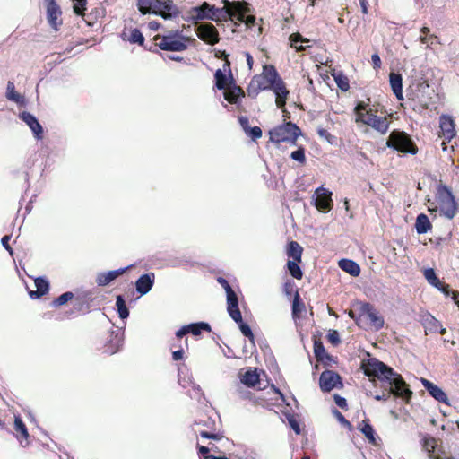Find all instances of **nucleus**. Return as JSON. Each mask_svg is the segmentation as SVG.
<instances>
[{"label": "nucleus", "instance_id": "nucleus-1", "mask_svg": "<svg viewBox=\"0 0 459 459\" xmlns=\"http://www.w3.org/2000/svg\"><path fill=\"white\" fill-rule=\"evenodd\" d=\"M364 373L368 377H374L383 382H387L389 389L382 394H377L374 398L377 401H386L391 394L408 399L411 395V392L406 386L403 377L394 369L384 362L371 358L362 365Z\"/></svg>", "mask_w": 459, "mask_h": 459}, {"label": "nucleus", "instance_id": "nucleus-2", "mask_svg": "<svg viewBox=\"0 0 459 459\" xmlns=\"http://www.w3.org/2000/svg\"><path fill=\"white\" fill-rule=\"evenodd\" d=\"M224 6L217 8L207 2H204L200 6L192 8L190 13L194 20H212L217 23L232 20V2L222 0Z\"/></svg>", "mask_w": 459, "mask_h": 459}, {"label": "nucleus", "instance_id": "nucleus-3", "mask_svg": "<svg viewBox=\"0 0 459 459\" xmlns=\"http://www.w3.org/2000/svg\"><path fill=\"white\" fill-rule=\"evenodd\" d=\"M356 122H361L381 134H385L389 129V122L385 117L377 116L372 112V109H368V105L364 102H359L355 107Z\"/></svg>", "mask_w": 459, "mask_h": 459}, {"label": "nucleus", "instance_id": "nucleus-4", "mask_svg": "<svg viewBox=\"0 0 459 459\" xmlns=\"http://www.w3.org/2000/svg\"><path fill=\"white\" fill-rule=\"evenodd\" d=\"M154 40L156 46L162 50L180 52L187 48L190 39L179 30H169L164 35L155 36Z\"/></svg>", "mask_w": 459, "mask_h": 459}, {"label": "nucleus", "instance_id": "nucleus-5", "mask_svg": "<svg viewBox=\"0 0 459 459\" xmlns=\"http://www.w3.org/2000/svg\"><path fill=\"white\" fill-rule=\"evenodd\" d=\"M434 91L428 82L422 78L414 79L407 89L410 99L418 101L423 108H429Z\"/></svg>", "mask_w": 459, "mask_h": 459}, {"label": "nucleus", "instance_id": "nucleus-6", "mask_svg": "<svg viewBox=\"0 0 459 459\" xmlns=\"http://www.w3.org/2000/svg\"><path fill=\"white\" fill-rule=\"evenodd\" d=\"M437 206L429 208L430 212L440 211V213L447 219H453L456 212V203L451 191L446 186H438L437 190Z\"/></svg>", "mask_w": 459, "mask_h": 459}, {"label": "nucleus", "instance_id": "nucleus-7", "mask_svg": "<svg viewBox=\"0 0 459 459\" xmlns=\"http://www.w3.org/2000/svg\"><path fill=\"white\" fill-rule=\"evenodd\" d=\"M270 140L280 143L283 142L295 143L300 134V129L293 123H286L270 130Z\"/></svg>", "mask_w": 459, "mask_h": 459}, {"label": "nucleus", "instance_id": "nucleus-8", "mask_svg": "<svg viewBox=\"0 0 459 459\" xmlns=\"http://www.w3.org/2000/svg\"><path fill=\"white\" fill-rule=\"evenodd\" d=\"M388 147L404 153L416 154L417 147L404 132L393 131L386 143Z\"/></svg>", "mask_w": 459, "mask_h": 459}, {"label": "nucleus", "instance_id": "nucleus-9", "mask_svg": "<svg viewBox=\"0 0 459 459\" xmlns=\"http://www.w3.org/2000/svg\"><path fill=\"white\" fill-rule=\"evenodd\" d=\"M218 282L221 285V287L225 290L227 294V309L230 317L235 322L241 321V313L238 308V300L236 293L224 278H218Z\"/></svg>", "mask_w": 459, "mask_h": 459}, {"label": "nucleus", "instance_id": "nucleus-10", "mask_svg": "<svg viewBox=\"0 0 459 459\" xmlns=\"http://www.w3.org/2000/svg\"><path fill=\"white\" fill-rule=\"evenodd\" d=\"M281 79L274 66L264 65L261 75L255 76L252 81V84L256 83L259 90H268L270 85Z\"/></svg>", "mask_w": 459, "mask_h": 459}, {"label": "nucleus", "instance_id": "nucleus-11", "mask_svg": "<svg viewBox=\"0 0 459 459\" xmlns=\"http://www.w3.org/2000/svg\"><path fill=\"white\" fill-rule=\"evenodd\" d=\"M455 121L451 116L442 115L439 117V136L444 139L442 142L443 151H447L446 143H449L455 136Z\"/></svg>", "mask_w": 459, "mask_h": 459}, {"label": "nucleus", "instance_id": "nucleus-12", "mask_svg": "<svg viewBox=\"0 0 459 459\" xmlns=\"http://www.w3.org/2000/svg\"><path fill=\"white\" fill-rule=\"evenodd\" d=\"M232 6V20L237 19L238 21L244 22L247 27L255 25V17L254 15H247L246 13L249 12L248 4L246 2L235 1L231 4Z\"/></svg>", "mask_w": 459, "mask_h": 459}, {"label": "nucleus", "instance_id": "nucleus-13", "mask_svg": "<svg viewBox=\"0 0 459 459\" xmlns=\"http://www.w3.org/2000/svg\"><path fill=\"white\" fill-rule=\"evenodd\" d=\"M177 13V8L172 1L153 0L149 13L160 15L164 19H170Z\"/></svg>", "mask_w": 459, "mask_h": 459}, {"label": "nucleus", "instance_id": "nucleus-14", "mask_svg": "<svg viewBox=\"0 0 459 459\" xmlns=\"http://www.w3.org/2000/svg\"><path fill=\"white\" fill-rule=\"evenodd\" d=\"M314 203L319 211L329 212L333 206L332 192L323 186L316 188L314 194Z\"/></svg>", "mask_w": 459, "mask_h": 459}, {"label": "nucleus", "instance_id": "nucleus-15", "mask_svg": "<svg viewBox=\"0 0 459 459\" xmlns=\"http://www.w3.org/2000/svg\"><path fill=\"white\" fill-rule=\"evenodd\" d=\"M198 38L210 45H215L219 42V33L216 28L211 23H204L197 27Z\"/></svg>", "mask_w": 459, "mask_h": 459}, {"label": "nucleus", "instance_id": "nucleus-16", "mask_svg": "<svg viewBox=\"0 0 459 459\" xmlns=\"http://www.w3.org/2000/svg\"><path fill=\"white\" fill-rule=\"evenodd\" d=\"M320 388L324 392H330L335 387L342 385L340 376L330 370L324 371L319 378Z\"/></svg>", "mask_w": 459, "mask_h": 459}, {"label": "nucleus", "instance_id": "nucleus-17", "mask_svg": "<svg viewBox=\"0 0 459 459\" xmlns=\"http://www.w3.org/2000/svg\"><path fill=\"white\" fill-rule=\"evenodd\" d=\"M360 319L365 320L375 330H379L384 325V318L369 305L364 307Z\"/></svg>", "mask_w": 459, "mask_h": 459}, {"label": "nucleus", "instance_id": "nucleus-18", "mask_svg": "<svg viewBox=\"0 0 459 459\" xmlns=\"http://www.w3.org/2000/svg\"><path fill=\"white\" fill-rule=\"evenodd\" d=\"M61 10L55 0H48L47 5V18L49 25L55 30H58L59 26L62 23L60 19Z\"/></svg>", "mask_w": 459, "mask_h": 459}, {"label": "nucleus", "instance_id": "nucleus-19", "mask_svg": "<svg viewBox=\"0 0 459 459\" xmlns=\"http://www.w3.org/2000/svg\"><path fill=\"white\" fill-rule=\"evenodd\" d=\"M133 265H128L126 267L119 268L117 270L99 273L96 276V283L98 284V286H107L111 281L116 280L117 277L124 274Z\"/></svg>", "mask_w": 459, "mask_h": 459}, {"label": "nucleus", "instance_id": "nucleus-20", "mask_svg": "<svg viewBox=\"0 0 459 459\" xmlns=\"http://www.w3.org/2000/svg\"><path fill=\"white\" fill-rule=\"evenodd\" d=\"M268 90H272L275 94L276 106L280 108H283L286 104V100L289 95V91L287 90L284 82L282 79L277 81L275 83L270 85Z\"/></svg>", "mask_w": 459, "mask_h": 459}, {"label": "nucleus", "instance_id": "nucleus-21", "mask_svg": "<svg viewBox=\"0 0 459 459\" xmlns=\"http://www.w3.org/2000/svg\"><path fill=\"white\" fill-rule=\"evenodd\" d=\"M20 117L30 128L35 138L38 140L42 138L43 129L35 116L23 111L20 114Z\"/></svg>", "mask_w": 459, "mask_h": 459}, {"label": "nucleus", "instance_id": "nucleus-22", "mask_svg": "<svg viewBox=\"0 0 459 459\" xmlns=\"http://www.w3.org/2000/svg\"><path fill=\"white\" fill-rule=\"evenodd\" d=\"M155 275L153 273H149L141 275L135 281L136 291L141 295L147 294L154 284Z\"/></svg>", "mask_w": 459, "mask_h": 459}, {"label": "nucleus", "instance_id": "nucleus-23", "mask_svg": "<svg viewBox=\"0 0 459 459\" xmlns=\"http://www.w3.org/2000/svg\"><path fill=\"white\" fill-rule=\"evenodd\" d=\"M424 277L427 281L439 291L444 293L446 296H449L450 289L447 284H445L440 281V280L436 275L435 271L432 268H428L424 270Z\"/></svg>", "mask_w": 459, "mask_h": 459}, {"label": "nucleus", "instance_id": "nucleus-24", "mask_svg": "<svg viewBox=\"0 0 459 459\" xmlns=\"http://www.w3.org/2000/svg\"><path fill=\"white\" fill-rule=\"evenodd\" d=\"M421 383L433 398L440 403H448L447 395L439 386L425 378H421Z\"/></svg>", "mask_w": 459, "mask_h": 459}, {"label": "nucleus", "instance_id": "nucleus-25", "mask_svg": "<svg viewBox=\"0 0 459 459\" xmlns=\"http://www.w3.org/2000/svg\"><path fill=\"white\" fill-rule=\"evenodd\" d=\"M391 89L398 100H403L402 75L396 73L389 74Z\"/></svg>", "mask_w": 459, "mask_h": 459}, {"label": "nucleus", "instance_id": "nucleus-26", "mask_svg": "<svg viewBox=\"0 0 459 459\" xmlns=\"http://www.w3.org/2000/svg\"><path fill=\"white\" fill-rule=\"evenodd\" d=\"M14 429L16 432L20 433V436L17 434L16 437L20 440V443L22 446H26L29 445V433L25 424L22 422L20 416L14 417Z\"/></svg>", "mask_w": 459, "mask_h": 459}, {"label": "nucleus", "instance_id": "nucleus-27", "mask_svg": "<svg viewBox=\"0 0 459 459\" xmlns=\"http://www.w3.org/2000/svg\"><path fill=\"white\" fill-rule=\"evenodd\" d=\"M36 290H30L29 295L31 299H39L41 296L48 293L49 290L48 281L42 277L36 278L34 281Z\"/></svg>", "mask_w": 459, "mask_h": 459}, {"label": "nucleus", "instance_id": "nucleus-28", "mask_svg": "<svg viewBox=\"0 0 459 459\" xmlns=\"http://www.w3.org/2000/svg\"><path fill=\"white\" fill-rule=\"evenodd\" d=\"M224 90V98L230 103H238L244 97V91L239 86L230 85Z\"/></svg>", "mask_w": 459, "mask_h": 459}, {"label": "nucleus", "instance_id": "nucleus-29", "mask_svg": "<svg viewBox=\"0 0 459 459\" xmlns=\"http://www.w3.org/2000/svg\"><path fill=\"white\" fill-rule=\"evenodd\" d=\"M121 38L125 41H129L132 44L143 45L144 42V37L138 29H134L127 31L126 29L121 33Z\"/></svg>", "mask_w": 459, "mask_h": 459}, {"label": "nucleus", "instance_id": "nucleus-30", "mask_svg": "<svg viewBox=\"0 0 459 459\" xmlns=\"http://www.w3.org/2000/svg\"><path fill=\"white\" fill-rule=\"evenodd\" d=\"M338 265L342 271L346 272L351 276L357 277L360 273L359 265L352 260L341 259L338 263Z\"/></svg>", "mask_w": 459, "mask_h": 459}, {"label": "nucleus", "instance_id": "nucleus-31", "mask_svg": "<svg viewBox=\"0 0 459 459\" xmlns=\"http://www.w3.org/2000/svg\"><path fill=\"white\" fill-rule=\"evenodd\" d=\"M415 229L418 234H425L431 229V223L426 214L420 213L417 216Z\"/></svg>", "mask_w": 459, "mask_h": 459}, {"label": "nucleus", "instance_id": "nucleus-32", "mask_svg": "<svg viewBox=\"0 0 459 459\" xmlns=\"http://www.w3.org/2000/svg\"><path fill=\"white\" fill-rule=\"evenodd\" d=\"M240 381L247 386H255L259 382V375L255 369H248L240 375Z\"/></svg>", "mask_w": 459, "mask_h": 459}, {"label": "nucleus", "instance_id": "nucleus-33", "mask_svg": "<svg viewBox=\"0 0 459 459\" xmlns=\"http://www.w3.org/2000/svg\"><path fill=\"white\" fill-rule=\"evenodd\" d=\"M226 67H229L228 64H225L223 65V71L221 69H218L214 74V78L216 81L215 85L219 90H224L228 87V77L225 74Z\"/></svg>", "mask_w": 459, "mask_h": 459}, {"label": "nucleus", "instance_id": "nucleus-34", "mask_svg": "<svg viewBox=\"0 0 459 459\" xmlns=\"http://www.w3.org/2000/svg\"><path fill=\"white\" fill-rule=\"evenodd\" d=\"M202 331H206L208 333L211 332L210 325L204 322H198L187 325L188 333H191L194 336L200 335Z\"/></svg>", "mask_w": 459, "mask_h": 459}, {"label": "nucleus", "instance_id": "nucleus-35", "mask_svg": "<svg viewBox=\"0 0 459 459\" xmlns=\"http://www.w3.org/2000/svg\"><path fill=\"white\" fill-rule=\"evenodd\" d=\"M302 252H303V248L298 242L291 241L289 244L287 255L289 257L293 258L292 261H301Z\"/></svg>", "mask_w": 459, "mask_h": 459}, {"label": "nucleus", "instance_id": "nucleus-36", "mask_svg": "<svg viewBox=\"0 0 459 459\" xmlns=\"http://www.w3.org/2000/svg\"><path fill=\"white\" fill-rule=\"evenodd\" d=\"M6 98L16 103H22L23 101V97L15 91L14 83L12 82H7Z\"/></svg>", "mask_w": 459, "mask_h": 459}, {"label": "nucleus", "instance_id": "nucleus-37", "mask_svg": "<svg viewBox=\"0 0 459 459\" xmlns=\"http://www.w3.org/2000/svg\"><path fill=\"white\" fill-rule=\"evenodd\" d=\"M360 431L368 438L369 443H371L372 445L376 444L375 431L370 424H368L366 421H363L362 426L360 427Z\"/></svg>", "mask_w": 459, "mask_h": 459}, {"label": "nucleus", "instance_id": "nucleus-38", "mask_svg": "<svg viewBox=\"0 0 459 459\" xmlns=\"http://www.w3.org/2000/svg\"><path fill=\"white\" fill-rule=\"evenodd\" d=\"M116 306H117V312H118V315H119V317L121 319H126L129 316V311L126 307V302L123 299L122 296H117V299H116Z\"/></svg>", "mask_w": 459, "mask_h": 459}, {"label": "nucleus", "instance_id": "nucleus-39", "mask_svg": "<svg viewBox=\"0 0 459 459\" xmlns=\"http://www.w3.org/2000/svg\"><path fill=\"white\" fill-rule=\"evenodd\" d=\"M300 261H288L287 263V266H288V270L290 273V275L295 278V279H301L302 278V271L300 269V267L298 265V263H299Z\"/></svg>", "mask_w": 459, "mask_h": 459}, {"label": "nucleus", "instance_id": "nucleus-40", "mask_svg": "<svg viewBox=\"0 0 459 459\" xmlns=\"http://www.w3.org/2000/svg\"><path fill=\"white\" fill-rule=\"evenodd\" d=\"M74 298V293L67 291L63 294H61L58 298L54 299L51 303L52 307H59L62 305H65L69 300H71Z\"/></svg>", "mask_w": 459, "mask_h": 459}, {"label": "nucleus", "instance_id": "nucleus-41", "mask_svg": "<svg viewBox=\"0 0 459 459\" xmlns=\"http://www.w3.org/2000/svg\"><path fill=\"white\" fill-rule=\"evenodd\" d=\"M290 40L291 42V47L295 48L297 51H303L305 50V47L302 45L298 46V42H307L308 40L307 39H303L300 34L296 33L290 36Z\"/></svg>", "mask_w": 459, "mask_h": 459}, {"label": "nucleus", "instance_id": "nucleus-42", "mask_svg": "<svg viewBox=\"0 0 459 459\" xmlns=\"http://www.w3.org/2000/svg\"><path fill=\"white\" fill-rule=\"evenodd\" d=\"M303 309H304V305L299 302V295L297 292L295 295L294 300H293V304H292L293 316H295V317L299 316V314L302 312Z\"/></svg>", "mask_w": 459, "mask_h": 459}, {"label": "nucleus", "instance_id": "nucleus-43", "mask_svg": "<svg viewBox=\"0 0 459 459\" xmlns=\"http://www.w3.org/2000/svg\"><path fill=\"white\" fill-rule=\"evenodd\" d=\"M74 5L73 9L74 12L77 15H82L84 10L86 9L87 0H73Z\"/></svg>", "mask_w": 459, "mask_h": 459}, {"label": "nucleus", "instance_id": "nucleus-44", "mask_svg": "<svg viewBox=\"0 0 459 459\" xmlns=\"http://www.w3.org/2000/svg\"><path fill=\"white\" fill-rule=\"evenodd\" d=\"M152 3L153 0H137V6L139 11L143 14L149 13Z\"/></svg>", "mask_w": 459, "mask_h": 459}, {"label": "nucleus", "instance_id": "nucleus-45", "mask_svg": "<svg viewBox=\"0 0 459 459\" xmlns=\"http://www.w3.org/2000/svg\"><path fill=\"white\" fill-rule=\"evenodd\" d=\"M291 159H293L296 161H299V163H305L306 161V156H305V151L303 148H299L290 154Z\"/></svg>", "mask_w": 459, "mask_h": 459}, {"label": "nucleus", "instance_id": "nucleus-46", "mask_svg": "<svg viewBox=\"0 0 459 459\" xmlns=\"http://www.w3.org/2000/svg\"><path fill=\"white\" fill-rule=\"evenodd\" d=\"M238 323L239 324V329H240L241 333H243V335H245L246 337H247L251 341H253L254 335H253L251 328L247 324L243 323L242 320Z\"/></svg>", "mask_w": 459, "mask_h": 459}, {"label": "nucleus", "instance_id": "nucleus-47", "mask_svg": "<svg viewBox=\"0 0 459 459\" xmlns=\"http://www.w3.org/2000/svg\"><path fill=\"white\" fill-rule=\"evenodd\" d=\"M335 82L338 85V87L342 91H348L349 89V82L348 80L343 77L342 75H338L334 77Z\"/></svg>", "mask_w": 459, "mask_h": 459}, {"label": "nucleus", "instance_id": "nucleus-48", "mask_svg": "<svg viewBox=\"0 0 459 459\" xmlns=\"http://www.w3.org/2000/svg\"><path fill=\"white\" fill-rule=\"evenodd\" d=\"M327 339L333 345L340 343L339 333L336 330H330L327 333Z\"/></svg>", "mask_w": 459, "mask_h": 459}, {"label": "nucleus", "instance_id": "nucleus-49", "mask_svg": "<svg viewBox=\"0 0 459 459\" xmlns=\"http://www.w3.org/2000/svg\"><path fill=\"white\" fill-rule=\"evenodd\" d=\"M314 352H315L316 356L318 359H324V355L325 353V348H324V346H323V344L321 342H315Z\"/></svg>", "mask_w": 459, "mask_h": 459}, {"label": "nucleus", "instance_id": "nucleus-50", "mask_svg": "<svg viewBox=\"0 0 459 459\" xmlns=\"http://www.w3.org/2000/svg\"><path fill=\"white\" fill-rule=\"evenodd\" d=\"M437 446V441L433 437L426 438L424 440V448L429 452L431 453L434 451L435 446Z\"/></svg>", "mask_w": 459, "mask_h": 459}, {"label": "nucleus", "instance_id": "nucleus-51", "mask_svg": "<svg viewBox=\"0 0 459 459\" xmlns=\"http://www.w3.org/2000/svg\"><path fill=\"white\" fill-rule=\"evenodd\" d=\"M253 140H256L262 136V130L258 126H254L248 130L247 133Z\"/></svg>", "mask_w": 459, "mask_h": 459}, {"label": "nucleus", "instance_id": "nucleus-52", "mask_svg": "<svg viewBox=\"0 0 459 459\" xmlns=\"http://www.w3.org/2000/svg\"><path fill=\"white\" fill-rule=\"evenodd\" d=\"M288 421L294 432L298 435L300 434V428L298 421L293 417L289 418Z\"/></svg>", "mask_w": 459, "mask_h": 459}, {"label": "nucleus", "instance_id": "nucleus-53", "mask_svg": "<svg viewBox=\"0 0 459 459\" xmlns=\"http://www.w3.org/2000/svg\"><path fill=\"white\" fill-rule=\"evenodd\" d=\"M333 414L340 421V423L342 424L343 426L349 427L351 425L350 422L343 417V415L338 410H334Z\"/></svg>", "mask_w": 459, "mask_h": 459}, {"label": "nucleus", "instance_id": "nucleus-54", "mask_svg": "<svg viewBox=\"0 0 459 459\" xmlns=\"http://www.w3.org/2000/svg\"><path fill=\"white\" fill-rule=\"evenodd\" d=\"M334 402L337 404V406H339L342 409H345L347 407L346 399L338 394L334 395Z\"/></svg>", "mask_w": 459, "mask_h": 459}, {"label": "nucleus", "instance_id": "nucleus-55", "mask_svg": "<svg viewBox=\"0 0 459 459\" xmlns=\"http://www.w3.org/2000/svg\"><path fill=\"white\" fill-rule=\"evenodd\" d=\"M436 38H437V36H436V35H434V34H431V35H429V36H428V35L420 36V41L422 44H427V47H428V48H430V44H432V42H429V41H430V39H436Z\"/></svg>", "mask_w": 459, "mask_h": 459}, {"label": "nucleus", "instance_id": "nucleus-56", "mask_svg": "<svg viewBox=\"0 0 459 459\" xmlns=\"http://www.w3.org/2000/svg\"><path fill=\"white\" fill-rule=\"evenodd\" d=\"M371 60H372L373 67L375 69H379L381 67L382 62H381L380 56L377 54H373L371 56Z\"/></svg>", "mask_w": 459, "mask_h": 459}, {"label": "nucleus", "instance_id": "nucleus-57", "mask_svg": "<svg viewBox=\"0 0 459 459\" xmlns=\"http://www.w3.org/2000/svg\"><path fill=\"white\" fill-rule=\"evenodd\" d=\"M239 124L243 130L246 132V134L248 133V130L250 129L248 118L246 117H239Z\"/></svg>", "mask_w": 459, "mask_h": 459}, {"label": "nucleus", "instance_id": "nucleus-58", "mask_svg": "<svg viewBox=\"0 0 459 459\" xmlns=\"http://www.w3.org/2000/svg\"><path fill=\"white\" fill-rule=\"evenodd\" d=\"M10 236H4L1 239L3 247L12 255L13 249L9 245Z\"/></svg>", "mask_w": 459, "mask_h": 459}, {"label": "nucleus", "instance_id": "nucleus-59", "mask_svg": "<svg viewBox=\"0 0 459 459\" xmlns=\"http://www.w3.org/2000/svg\"><path fill=\"white\" fill-rule=\"evenodd\" d=\"M212 448L204 446H198V451L199 454L204 457V455H207L210 451H212Z\"/></svg>", "mask_w": 459, "mask_h": 459}, {"label": "nucleus", "instance_id": "nucleus-60", "mask_svg": "<svg viewBox=\"0 0 459 459\" xmlns=\"http://www.w3.org/2000/svg\"><path fill=\"white\" fill-rule=\"evenodd\" d=\"M187 325L182 326L179 330L176 332V336L178 338H182L184 335L187 334Z\"/></svg>", "mask_w": 459, "mask_h": 459}, {"label": "nucleus", "instance_id": "nucleus-61", "mask_svg": "<svg viewBox=\"0 0 459 459\" xmlns=\"http://www.w3.org/2000/svg\"><path fill=\"white\" fill-rule=\"evenodd\" d=\"M184 351L183 350H178L172 353V357L174 360H180L183 359Z\"/></svg>", "mask_w": 459, "mask_h": 459}, {"label": "nucleus", "instance_id": "nucleus-62", "mask_svg": "<svg viewBox=\"0 0 459 459\" xmlns=\"http://www.w3.org/2000/svg\"><path fill=\"white\" fill-rule=\"evenodd\" d=\"M200 436L202 437H204V438H212V439H217L218 438V435L216 434H211V433H208L206 431H203L200 433Z\"/></svg>", "mask_w": 459, "mask_h": 459}, {"label": "nucleus", "instance_id": "nucleus-63", "mask_svg": "<svg viewBox=\"0 0 459 459\" xmlns=\"http://www.w3.org/2000/svg\"><path fill=\"white\" fill-rule=\"evenodd\" d=\"M359 4L361 7V12L364 14H367L368 13V1L367 0H359Z\"/></svg>", "mask_w": 459, "mask_h": 459}, {"label": "nucleus", "instance_id": "nucleus-64", "mask_svg": "<svg viewBox=\"0 0 459 459\" xmlns=\"http://www.w3.org/2000/svg\"><path fill=\"white\" fill-rule=\"evenodd\" d=\"M201 459H228L225 456H214L212 455H204V457H201Z\"/></svg>", "mask_w": 459, "mask_h": 459}]
</instances>
